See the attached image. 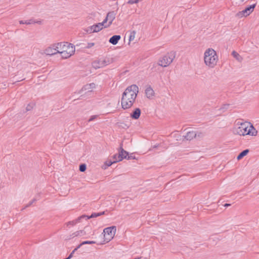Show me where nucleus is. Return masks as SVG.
Here are the masks:
<instances>
[{"label": "nucleus", "instance_id": "obj_19", "mask_svg": "<svg viewBox=\"0 0 259 259\" xmlns=\"http://www.w3.org/2000/svg\"><path fill=\"white\" fill-rule=\"evenodd\" d=\"M196 133L195 131L188 132L184 138L187 140H191L194 138L196 137Z\"/></svg>", "mask_w": 259, "mask_h": 259}, {"label": "nucleus", "instance_id": "obj_31", "mask_svg": "<svg viewBox=\"0 0 259 259\" xmlns=\"http://www.w3.org/2000/svg\"><path fill=\"white\" fill-rule=\"evenodd\" d=\"M95 45V44L94 42H90L88 43L87 47H85L87 49H90L93 47Z\"/></svg>", "mask_w": 259, "mask_h": 259}, {"label": "nucleus", "instance_id": "obj_8", "mask_svg": "<svg viewBox=\"0 0 259 259\" xmlns=\"http://www.w3.org/2000/svg\"><path fill=\"white\" fill-rule=\"evenodd\" d=\"M115 18V14L114 12H110L108 13L106 18L103 21L106 25L105 28H107L111 25Z\"/></svg>", "mask_w": 259, "mask_h": 259}, {"label": "nucleus", "instance_id": "obj_3", "mask_svg": "<svg viewBox=\"0 0 259 259\" xmlns=\"http://www.w3.org/2000/svg\"><path fill=\"white\" fill-rule=\"evenodd\" d=\"M204 61L205 64L209 68H214L218 61L216 52L211 48L207 49L204 54Z\"/></svg>", "mask_w": 259, "mask_h": 259}, {"label": "nucleus", "instance_id": "obj_10", "mask_svg": "<svg viewBox=\"0 0 259 259\" xmlns=\"http://www.w3.org/2000/svg\"><path fill=\"white\" fill-rule=\"evenodd\" d=\"M105 24L103 21L101 23H99L96 25L92 26L90 29L92 32H97L102 30L103 27L105 28Z\"/></svg>", "mask_w": 259, "mask_h": 259}, {"label": "nucleus", "instance_id": "obj_38", "mask_svg": "<svg viewBox=\"0 0 259 259\" xmlns=\"http://www.w3.org/2000/svg\"><path fill=\"white\" fill-rule=\"evenodd\" d=\"M34 201V200H33L32 202H31V203H30V204H29V205H28L27 206H29L30 205H31Z\"/></svg>", "mask_w": 259, "mask_h": 259}, {"label": "nucleus", "instance_id": "obj_32", "mask_svg": "<svg viewBox=\"0 0 259 259\" xmlns=\"http://www.w3.org/2000/svg\"><path fill=\"white\" fill-rule=\"evenodd\" d=\"M113 161H107L105 164L107 166H111L112 165V163H113Z\"/></svg>", "mask_w": 259, "mask_h": 259}, {"label": "nucleus", "instance_id": "obj_18", "mask_svg": "<svg viewBox=\"0 0 259 259\" xmlns=\"http://www.w3.org/2000/svg\"><path fill=\"white\" fill-rule=\"evenodd\" d=\"M121 38V36L119 35H115L112 36L109 40L110 43L115 45Z\"/></svg>", "mask_w": 259, "mask_h": 259}, {"label": "nucleus", "instance_id": "obj_1", "mask_svg": "<svg viewBox=\"0 0 259 259\" xmlns=\"http://www.w3.org/2000/svg\"><path fill=\"white\" fill-rule=\"evenodd\" d=\"M139 93V88L136 84L128 86L122 94L121 99L122 108L127 109L131 108L136 101Z\"/></svg>", "mask_w": 259, "mask_h": 259}, {"label": "nucleus", "instance_id": "obj_23", "mask_svg": "<svg viewBox=\"0 0 259 259\" xmlns=\"http://www.w3.org/2000/svg\"><path fill=\"white\" fill-rule=\"evenodd\" d=\"M113 162L116 163L122 160V157L118 154H115L113 156Z\"/></svg>", "mask_w": 259, "mask_h": 259}, {"label": "nucleus", "instance_id": "obj_13", "mask_svg": "<svg viewBox=\"0 0 259 259\" xmlns=\"http://www.w3.org/2000/svg\"><path fill=\"white\" fill-rule=\"evenodd\" d=\"M85 217H86V215H82L74 220L67 222L66 224V225L67 227H69V226H74L76 224L80 223L81 222V219H84V218Z\"/></svg>", "mask_w": 259, "mask_h": 259}, {"label": "nucleus", "instance_id": "obj_14", "mask_svg": "<svg viewBox=\"0 0 259 259\" xmlns=\"http://www.w3.org/2000/svg\"><path fill=\"white\" fill-rule=\"evenodd\" d=\"M145 95L147 98L149 99H153L154 96V90L151 87H147L145 90Z\"/></svg>", "mask_w": 259, "mask_h": 259}, {"label": "nucleus", "instance_id": "obj_26", "mask_svg": "<svg viewBox=\"0 0 259 259\" xmlns=\"http://www.w3.org/2000/svg\"><path fill=\"white\" fill-rule=\"evenodd\" d=\"M96 242L94 241H83L81 243H80L78 246L77 248H80L82 245L84 244H95Z\"/></svg>", "mask_w": 259, "mask_h": 259}, {"label": "nucleus", "instance_id": "obj_6", "mask_svg": "<svg viewBox=\"0 0 259 259\" xmlns=\"http://www.w3.org/2000/svg\"><path fill=\"white\" fill-rule=\"evenodd\" d=\"M94 234V231H93L92 228L90 226L85 227L83 230L77 231L72 234L70 235V238H73L75 237L80 236L82 237L83 236L92 235H93Z\"/></svg>", "mask_w": 259, "mask_h": 259}, {"label": "nucleus", "instance_id": "obj_33", "mask_svg": "<svg viewBox=\"0 0 259 259\" xmlns=\"http://www.w3.org/2000/svg\"><path fill=\"white\" fill-rule=\"evenodd\" d=\"M32 108H33L32 105H30V104H28L26 108V110L27 111H30Z\"/></svg>", "mask_w": 259, "mask_h": 259}, {"label": "nucleus", "instance_id": "obj_2", "mask_svg": "<svg viewBox=\"0 0 259 259\" xmlns=\"http://www.w3.org/2000/svg\"><path fill=\"white\" fill-rule=\"evenodd\" d=\"M234 133L242 136H256L257 131L250 122H238L234 128Z\"/></svg>", "mask_w": 259, "mask_h": 259}, {"label": "nucleus", "instance_id": "obj_16", "mask_svg": "<svg viewBox=\"0 0 259 259\" xmlns=\"http://www.w3.org/2000/svg\"><path fill=\"white\" fill-rule=\"evenodd\" d=\"M65 42H61L54 44L57 53L61 54V52H63V49H64V47L65 46Z\"/></svg>", "mask_w": 259, "mask_h": 259}, {"label": "nucleus", "instance_id": "obj_35", "mask_svg": "<svg viewBox=\"0 0 259 259\" xmlns=\"http://www.w3.org/2000/svg\"><path fill=\"white\" fill-rule=\"evenodd\" d=\"M231 204H229V203H226L225 205H224V206L225 207H227V206H230Z\"/></svg>", "mask_w": 259, "mask_h": 259}, {"label": "nucleus", "instance_id": "obj_5", "mask_svg": "<svg viewBox=\"0 0 259 259\" xmlns=\"http://www.w3.org/2000/svg\"><path fill=\"white\" fill-rule=\"evenodd\" d=\"M64 48L65 49H63V52H61V57L63 59L69 58L75 52L74 47L72 44L67 42H65Z\"/></svg>", "mask_w": 259, "mask_h": 259}, {"label": "nucleus", "instance_id": "obj_37", "mask_svg": "<svg viewBox=\"0 0 259 259\" xmlns=\"http://www.w3.org/2000/svg\"><path fill=\"white\" fill-rule=\"evenodd\" d=\"M132 158H133L132 156H128V157H127L128 159H132Z\"/></svg>", "mask_w": 259, "mask_h": 259}, {"label": "nucleus", "instance_id": "obj_21", "mask_svg": "<svg viewBox=\"0 0 259 259\" xmlns=\"http://www.w3.org/2000/svg\"><path fill=\"white\" fill-rule=\"evenodd\" d=\"M232 55L238 61L241 62L242 61V57L236 51H234L232 53Z\"/></svg>", "mask_w": 259, "mask_h": 259}, {"label": "nucleus", "instance_id": "obj_39", "mask_svg": "<svg viewBox=\"0 0 259 259\" xmlns=\"http://www.w3.org/2000/svg\"><path fill=\"white\" fill-rule=\"evenodd\" d=\"M141 258V257H138V258H134V259H140Z\"/></svg>", "mask_w": 259, "mask_h": 259}, {"label": "nucleus", "instance_id": "obj_30", "mask_svg": "<svg viewBox=\"0 0 259 259\" xmlns=\"http://www.w3.org/2000/svg\"><path fill=\"white\" fill-rule=\"evenodd\" d=\"M98 117V115H93L92 116L90 119H89L88 121L89 122H91L92 121H93L95 119H96Z\"/></svg>", "mask_w": 259, "mask_h": 259}, {"label": "nucleus", "instance_id": "obj_15", "mask_svg": "<svg viewBox=\"0 0 259 259\" xmlns=\"http://www.w3.org/2000/svg\"><path fill=\"white\" fill-rule=\"evenodd\" d=\"M96 88V84L94 83H91L84 85L81 89V91L92 92Z\"/></svg>", "mask_w": 259, "mask_h": 259}, {"label": "nucleus", "instance_id": "obj_7", "mask_svg": "<svg viewBox=\"0 0 259 259\" xmlns=\"http://www.w3.org/2000/svg\"><path fill=\"white\" fill-rule=\"evenodd\" d=\"M116 227L115 226L110 227L104 229L105 241L108 242L114 236L116 232Z\"/></svg>", "mask_w": 259, "mask_h": 259}, {"label": "nucleus", "instance_id": "obj_28", "mask_svg": "<svg viewBox=\"0 0 259 259\" xmlns=\"http://www.w3.org/2000/svg\"><path fill=\"white\" fill-rule=\"evenodd\" d=\"M86 169V165L84 164H82L79 166V170L81 172H83Z\"/></svg>", "mask_w": 259, "mask_h": 259}, {"label": "nucleus", "instance_id": "obj_20", "mask_svg": "<svg viewBox=\"0 0 259 259\" xmlns=\"http://www.w3.org/2000/svg\"><path fill=\"white\" fill-rule=\"evenodd\" d=\"M104 213H105V211H102V212H98V213L94 212V213H93L90 216L86 215V217L84 218V219H85V220H88L91 218H96V217L101 216V215L104 214Z\"/></svg>", "mask_w": 259, "mask_h": 259}, {"label": "nucleus", "instance_id": "obj_4", "mask_svg": "<svg viewBox=\"0 0 259 259\" xmlns=\"http://www.w3.org/2000/svg\"><path fill=\"white\" fill-rule=\"evenodd\" d=\"M176 54L174 52L171 51L167 53L159 59L157 64L163 67H167L172 62Z\"/></svg>", "mask_w": 259, "mask_h": 259}, {"label": "nucleus", "instance_id": "obj_9", "mask_svg": "<svg viewBox=\"0 0 259 259\" xmlns=\"http://www.w3.org/2000/svg\"><path fill=\"white\" fill-rule=\"evenodd\" d=\"M255 6H256L255 4L248 6L244 10L238 13V15L241 16V17H243V16L246 17L247 16H248L250 14H251L253 12Z\"/></svg>", "mask_w": 259, "mask_h": 259}, {"label": "nucleus", "instance_id": "obj_24", "mask_svg": "<svg viewBox=\"0 0 259 259\" xmlns=\"http://www.w3.org/2000/svg\"><path fill=\"white\" fill-rule=\"evenodd\" d=\"M120 151L119 152V154L122 157V159L123 158H126L127 156L128 155V153L123 150V149L122 148V146H120Z\"/></svg>", "mask_w": 259, "mask_h": 259}, {"label": "nucleus", "instance_id": "obj_29", "mask_svg": "<svg viewBox=\"0 0 259 259\" xmlns=\"http://www.w3.org/2000/svg\"><path fill=\"white\" fill-rule=\"evenodd\" d=\"M19 23L20 24H30L32 23V21L31 20H27V21H23V20H21L19 21Z\"/></svg>", "mask_w": 259, "mask_h": 259}, {"label": "nucleus", "instance_id": "obj_12", "mask_svg": "<svg viewBox=\"0 0 259 259\" xmlns=\"http://www.w3.org/2000/svg\"><path fill=\"white\" fill-rule=\"evenodd\" d=\"M106 65V62L105 60H97L93 63V66L96 69L102 68Z\"/></svg>", "mask_w": 259, "mask_h": 259}, {"label": "nucleus", "instance_id": "obj_27", "mask_svg": "<svg viewBox=\"0 0 259 259\" xmlns=\"http://www.w3.org/2000/svg\"><path fill=\"white\" fill-rule=\"evenodd\" d=\"M245 0H233L232 3L234 5L239 6L242 4Z\"/></svg>", "mask_w": 259, "mask_h": 259}, {"label": "nucleus", "instance_id": "obj_17", "mask_svg": "<svg viewBox=\"0 0 259 259\" xmlns=\"http://www.w3.org/2000/svg\"><path fill=\"white\" fill-rule=\"evenodd\" d=\"M141 111L140 108H136L131 114V117L134 119H138L141 115Z\"/></svg>", "mask_w": 259, "mask_h": 259}, {"label": "nucleus", "instance_id": "obj_22", "mask_svg": "<svg viewBox=\"0 0 259 259\" xmlns=\"http://www.w3.org/2000/svg\"><path fill=\"white\" fill-rule=\"evenodd\" d=\"M249 152V150L246 149L245 150H243L237 156V159L240 160L242 159L244 156H246Z\"/></svg>", "mask_w": 259, "mask_h": 259}, {"label": "nucleus", "instance_id": "obj_11", "mask_svg": "<svg viewBox=\"0 0 259 259\" xmlns=\"http://www.w3.org/2000/svg\"><path fill=\"white\" fill-rule=\"evenodd\" d=\"M45 53L47 55L50 56L57 54V52L56 51L54 44L51 45L50 46L46 48L45 50Z\"/></svg>", "mask_w": 259, "mask_h": 259}, {"label": "nucleus", "instance_id": "obj_36", "mask_svg": "<svg viewBox=\"0 0 259 259\" xmlns=\"http://www.w3.org/2000/svg\"><path fill=\"white\" fill-rule=\"evenodd\" d=\"M228 106V105H225L224 108H227Z\"/></svg>", "mask_w": 259, "mask_h": 259}, {"label": "nucleus", "instance_id": "obj_34", "mask_svg": "<svg viewBox=\"0 0 259 259\" xmlns=\"http://www.w3.org/2000/svg\"><path fill=\"white\" fill-rule=\"evenodd\" d=\"M79 248H77V247L76 248H75L72 251V252L69 254V256H71V258L73 256V254L74 253V252L78 249Z\"/></svg>", "mask_w": 259, "mask_h": 259}, {"label": "nucleus", "instance_id": "obj_25", "mask_svg": "<svg viewBox=\"0 0 259 259\" xmlns=\"http://www.w3.org/2000/svg\"><path fill=\"white\" fill-rule=\"evenodd\" d=\"M136 34V32L135 30H133L130 32V36H129V39H128V40H129L128 44H129L131 41H133L135 39Z\"/></svg>", "mask_w": 259, "mask_h": 259}]
</instances>
